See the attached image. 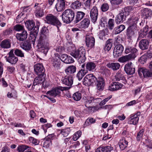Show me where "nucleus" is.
I'll list each match as a JSON object with an SVG mask.
<instances>
[{
  "label": "nucleus",
  "mask_w": 152,
  "mask_h": 152,
  "mask_svg": "<svg viewBox=\"0 0 152 152\" xmlns=\"http://www.w3.org/2000/svg\"><path fill=\"white\" fill-rule=\"evenodd\" d=\"M138 18L135 16H133L129 18L128 20V22L130 24V26H135L136 27V24L138 21Z\"/></svg>",
  "instance_id": "obj_37"
},
{
  "label": "nucleus",
  "mask_w": 152,
  "mask_h": 152,
  "mask_svg": "<svg viewBox=\"0 0 152 152\" xmlns=\"http://www.w3.org/2000/svg\"><path fill=\"white\" fill-rule=\"evenodd\" d=\"M83 83L86 86H92L89 74L86 75L83 79Z\"/></svg>",
  "instance_id": "obj_42"
},
{
  "label": "nucleus",
  "mask_w": 152,
  "mask_h": 152,
  "mask_svg": "<svg viewBox=\"0 0 152 152\" xmlns=\"http://www.w3.org/2000/svg\"><path fill=\"white\" fill-rule=\"evenodd\" d=\"M106 66L108 68L115 71L119 69L120 65L118 62H109Z\"/></svg>",
  "instance_id": "obj_30"
},
{
  "label": "nucleus",
  "mask_w": 152,
  "mask_h": 152,
  "mask_svg": "<svg viewBox=\"0 0 152 152\" xmlns=\"http://www.w3.org/2000/svg\"><path fill=\"white\" fill-rule=\"evenodd\" d=\"M90 23L89 19L88 18H85L79 24V28H85L88 27Z\"/></svg>",
  "instance_id": "obj_29"
},
{
  "label": "nucleus",
  "mask_w": 152,
  "mask_h": 152,
  "mask_svg": "<svg viewBox=\"0 0 152 152\" xmlns=\"http://www.w3.org/2000/svg\"><path fill=\"white\" fill-rule=\"evenodd\" d=\"M72 5L74 8L77 9L80 8L82 5V3L80 0H77L72 3Z\"/></svg>",
  "instance_id": "obj_49"
},
{
  "label": "nucleus",
  "mask_w": 152,
  "mask_h": 152,
  "mask_svg": "<svg viewBox=\"0 0 152 152\" xmlns=\"http://www.w3.org/2000/svg\"><path fill=\"white\" fill-rule=\"evenodd\" d=\"M111 4L113 5H117L120 4L122 0H110Z\"/></svg>",
  "instance_id": "obj_62"
},
{
  "label": "nucleus",
  "mask_w": 152,
  "mask_h": 152,
  "mask_svg": "<svg viewBox=\"0 0 152 152\" xmlns=\"http://www.w3.org/2000/svg\"><path fill=\"white\" fill-rule=\"evenodd\" d=\"M134 55L128 54L123 56L119 58L118 60V61L121 63H125L134 59Z\"/></svg>",
  "instance_id": "obj_21"
},
{
  "label": "nucleus",
  "mask_w": 152,
  "mask_h": 152,
  "mask_svg": "<svg viewBox=\"0 0 152 152\" xmlns=\"http://www.w3.org/2000/svg\"><path fill=\"white\" fill-rule=\"evenodd\" d=\"M76 71V67L73 65L68 66L65 70V72L68 75H72V74L75 73Z\"/></svg>",
  "instance_id": "obj_36"
},
{
  "label": "nucleus",
  "mask_w": 152,
  "mask_h": 152,
  "mask_svg": "<svg viewBox=\"0 0 152 152\" xmlns=\"http://www.w3.org/2000/svg\"><path fill=\"white\" fill-rule=\"evenodd\" d=\"M14 51L13 49L11 50L8 54V56L5 57L7 61L11 64H15L18 60V58L14 54Z\"/></svg>",
  "instance_id": "obj_10"
},
{
  "label": "nucleus",
  "mask_w": 152,
  "mask_h": 152,
  "mask_svg": "<svg viewBox=\"0 0 152 152\" xmlns=\"http://www.w3.org/2000/svg\"><path fill=\"white\" fill-rule=\"evenodd\" d=\"M87 71L84 69H81L77 74L76 77L79 80H81L83 77L87 73Z\"/></svg>",
  "instance_id": "obj_38"
},
{
  "label": "nucleus",
  "mask_w": 152,
  "mask_h": 152,
  "mask_svg": "<svg viewBox=\"0 0 152 152\" xmlns=\"http://www.w3.org/2000/svg\"><path fill=\"white\" fill-rule=\"evenodd\" d=\"M144 132V130L142 129L141 130L140 132L137 133L136 138L137 141H140L142 139Z\"/></svg>",
  "instance_id": "obj_53"
},
{
  "label": "nucleus",
  "mask_w": 152,
  "mask_h": 152,
  "mask_svg": "<svg viewBox=\"0 0 152 152\" xmlns=\"http://www.w3.org/2000/svg\"><path fill=\"white\" fill-rule=\"evenodd\" d=\"M70 54L77 59L79 63L84 62L86 59L85 50L83 48H80L73 50L71 52Z\"/></svg>",
  "instance_id": "obj_2"
},
{
  "label": "nucleus",
  "mask_w": 152,
  "mask_h": 152,
  "mask_svg": "<svg viewBox=\"0 0 152 152\" xmlns=\"http://www.w3.org/2000/svg\"><path fill=\"white\" fill-rule=\"evenodd\" d=\"M137 72L139 75L140 77L142 76V73L145 78H148L152 77V72L150 71L148 69L140 68L138 69Z\"/></svg>",
  "instance_id": "obj_8"
},
{
  "label": "nucleus",
  "mask_w": 152,
  "mask_h": 152,
  "mask_svg": "<svg viewBox=\"0 0 152 152\" xmlns=\"http://www.w3.org/2000/svg\"><path fill=\"white\" fill-rule=\"evenodd\" d=\"M124 25H121L115 28L113 32L115 34H118L123 31L125 28Z\"/></svg>",
  "instance_id": "obj_39"
},
{
  "label": "nucleus",
  "mask_w": 152,
  "mask_h": 152,
  "mask_svg": "<svg viewBox=\"0 0 152 152\" xmlns=\"http://www.w3.org/2000/svg\"><path fill=\"white\" fill-rule=\"evenodd\" d=\"M35 13L37 17H41L44 15L45 12L44 10L41 9L39 6H37L36 8Z\"/></svg>",
  "instance_id": "obj_34"
},
{
  "label": "nucleus",
  "mask_w": 152,
  "mask_h": 152,
  "mask_svg": "<svg viewBox=\"0 0 152 152\" xmlns=\"http://www.w3.org/2000/svg\"><path fill=\"white\" fill-rule=\"evenodd\" d=\"M35 72L38 75H44L45 69L43 64L41 63H37L34 66Z\"/></svg>",
  "instance_id": "obj_13"
},
{
  "label": "nucleus",
  "mask_w": 152,
  "mask_h": 152,
  "mask_svg": "<svg viewBox=\"0 0 152 152\" xmlns=\"http://www.w3.org/2000/svg\"><path fill=\"white\" fill-rule=\"evenodd\" d=\"M113 107V105L111 104L106 105L102 107L103 109L107 110L108 111H109Z\"/></svg>",
  "instance_id": "obj_63"
},
{
  "label": "nucleus",
  "mask_w": 152,
  "mask_h": 152,
  "mask_svg": "<svg viewBox=\"0 0 152 152\" xmlns=\"http://www.w3.org/2000/svg\"><path fill=\"white\" fill-rule=\"evenodd\" d=\"M28 146L26 145H22L19 146L18 148V150L19 152H23L24 151L27 149Z\"/></svg>",
  "instance_id": "obj_58"
},
{
  "label": "nucleus",
  "mask_w": 152,
  "mask_h": 152,
  "mask_svg": "<svg viewBox=\"0 0 152 152\" xmlns=\"http://www.w3.org/2000/svg\"><path fill=\"white\" fill-rule=\"evenodd\" d=\"M28 140L31 143L35 145H38L39 142L38 140L32 137H30L28 138Z\"/></svg>",
  "instance_id": "obj_54"
},
{
  "label": "nucleus",
  "mask_w": 152,
  "mask_h": 152,
  "mask_svg": "<svg viewBox=\"0 0 152 152\" xmlns=\"http://www.w3.org/2000/svg\"><path fill=\"white\" fill-rule=\"evenodd\" d=\"M126 14L125 11L118 14L115 18V22L116 23H120L124 21L126 18Z\"/></svg>",
  "instance_id": "obj_17"
},
{
  "label": "nucleus",
  "mask_w": 152,
  "mask_h": 152,
  "mask_svg": "<svg viewBox=\"0 0 152 152\" xmlns=\"http://www.w3.org/2000/svg\"><path fill=\"white\" fill-rule=\"evenodd\" d=\"M66 5L57 2L56 5V8L57 11L60 12L65 8Z\"/></svg>",
  "instance_id": "obj_40"
},
{
  "label": "nucleus",
  "mask_w": 152,
  "mask_h": 152,
  "mask_svg": "<svg viewBox=\"0 0 152 152\" xmlns=\"http://www.w3.org/2000/svg\"><path fill=\"white\" fill-rule=\"evenodd\" d=\"M14 53L17 56L21 57H24V53L20 50L16 49L15 50Z\"/></svg>",
  "instance_id": "obj_48"
},
{
  "label": "nucleus",
  "mask_w": 152,
  "mask_h": 152,
  "mask_svg": "<svg viewBox=\"0 0 152 152\" xmlns=\"http://www.w3.org/2000/svg\"><path fill=\"white\" fill-rule=\"evenodd\" d=\"M109 7V5L108 4L104 3L101 5V9L102 11L105 12L108 10Z\"/></svg>",
  "instance_id": "obj_51"
},
{
  "label": "nucleus",
  "mask_w": 152,
  "mask_h": 152,
  "mask_svg": "<svg viewBox=\"0 0 152 152\" xmlns=\"http://www.w3.org/2000/svg\"><path fill=\"white\" fill-rule=\"evenodd\" d=\"M82 97L81 94L80 93L77 92L73 94L72 98L76 101L80 100Z\"/></svg>",
  "instance_id": "obj_44"
},
{
  "label": "nucleus",
  "mask_w": 152,
  "mask_h": 152,
  "mask_svg": "<svg viewBox=\"0 0 152 152\" xmlns=\"http://www.w3.org/2000/svg\"><path fill=\"white\" fill-rule=\"evenodd\" d=\"M95 84L96 88L99 91H103L105 85L104 79L102 77H99L97 78Z\"/></svg>",
  "instance_id": "obj_7"
},
{
  "label": "nucleus",
  "mask_w": 152,
  "mask_h": 152,
  "mask_svg": "<svg viewBox=\"0 0 152 152\" xmlns=\"http://www.w3.org/2000/svg\"><path fill=\"white\" fill-rule=\"evenodd\" d=\"M63 21L66 23H69L75 18V14L72 9H68L63 12L61 15Z\"/></svg>",
  "instance_id": "obj_3"
},
{
  "label": "nucleus",
  "mask_w": 152,
  "mask_h": 152,
  "mask_svg": "<svg viewBox=\"0 0 152 152\" xmlns=\"http://www.w3.org/2000/svg\"><path fill=\"white\" fill-rule=\"evenodd\" d=\"M54 49L57 52L59 53H63L64 50V47L61 46H58L55 47Z\"/></svg>",
  "instance_id": "obj_56"
},
{
  "label": "nucleus",
  "mask_w": 152,
  "mask_h": 152,
  "mask_svg": "<svg viewBox=\"0 0 152 152\" xmlns=\"http://www.w3.org/2000/svg\"><path fill=\"white\" fill-rule=\"evenodd\" d=\"M17 92L14 89H12L11 92H9L7 94V96L8 98L16 97L17 96Z\"/></svg>",
  "instance_id": "obj_46"
},
{
  "label": "nucleus",
  "mask_w": 152,
  "mask_h": 152,
  "mask_svg": "<svg viewBox=\"0 0 152 152\" xmlns=\"http://www.w3.org/2000/svg\"><path fill=\"white\" fill-rule=\"evenodd\" d=\"M41 33L37 41L38 46L41 48V52L46 55L50 48L48 30L46 27L43 26L41 30Z\"/></svg>",
  "instance_id": "obj_1"
},
{
  "label": "nucleus",
  "mask_w": 152,
  "mask_h": 152,
  "mask_svg": "<svg viewBox=\"0 0 152 152\" xmlns=\"http://www.w3.org/2000/svg\"><path fill=\"white\" fill-rule=\"evenodd\" d=\"M0 47L4 49L10 48L11 47V40L9 39H4L0 43Z\"/></svg>",
  "instance_id": "obj_24"
},
{
  "label": "nucleus",
  "mask_w": 152,
  "mask_h": 152,
  "mask_svg": "<svg viewBox=\"0 0 152 152\" xmlns=\"http://www.w3.org/2000/svg\"><path fill=\"white\" fill-rule=\"evenodd\" d=\"M85 42L86 46L89 49L94 47L95 39L94 37L89 35H87L85 38Z\"/></svg>",
  "instance_id": "obj_11"
},
{
  "label": "nucleus",
  "mask_w": 152,
  "mask_h": 152,
  "mask_svg": "<svg viewBox=\"0 0 152 152\" xmlns=\"http://www.w3.org/2000/svg\"><path fill=\"white\" fill-rule=\"evenodd\" d=\"M140 113L137 112L135 114L131 115L128 119V122L130 124L136 125L138 123L139 119V117Z\"/></svg>",
  "instance_id": "obj_14"
},
{
  "label": "nucleus",
  "mask_w": 152,
  "mask_h": 152,
  "mask_svg": "<svg viewBox=\"0 0 152 152\" xmlns=\"http://www.w3.org/2000/svg\"><path fill=\"white\" fill-rule=\"evenodd\" d=\"M108 34V31L107 29H104L101 31L99 33V36L100 39H103V37Z\"/></svg>",
  "instance_id": "obj_45"
},
{
  "label": "nucleus",
  "mask_w": 152,
  "mask_h": 152,
  "mask_svg": "<svg viewBox=\"0 0 152 152\" xmlns=\"http://www.w3.org/2000/svg\"><path fill=\"white\" fill-rule=\"evenodd\" d=\"M28 37V33L26 31L23 30L20 33H18L16 34L17 39L19 41H24Z\"/></svg>",
  "instance_id": "obj_23"
},
{
  "label": "nucleus",
  "mask_w": 152,
  "mask_h": 152,
  "mask_svg": "<svg viewBox=\"0 0 152 152\" xmlns=\"http://www.w3.org/2000/svg\"><path fill=\"white\" fill-rule=\"evenodd\" d=\"M145 147L149 148H152V145L151 141L148 140H145V141L143 143Z\"/></svg>",
  "instance_id": "obj_57"
},
{
  "label": "nucleus",
  "mask_w": 152,
  "mask_h": 152,
  "mask_svg": "<svg viewBox=\"0 0 152 152\" xmlns=\"http://www.w3.org/2000/svg\"><path fill=\"white\" fill-rule=\"evenodd\" d=\"M71 130L69 127L60 130V134H61L63 137L67 136L70 132Z\"/></svg>",
  "instance_id": "obj_41"
},
{
  "label": "nucleus",
  "mask_w": 152,
  "mask_h": 152,
  "mask_svg": "<svg viewBox=\"0 0 152 152\" xmlns=\"http://www.w3.org/2000/svg\"><path fill=\"white\" fill-rule=\"evenodd\" d=\"M85 13L82 11H78L76 12L75 18L73 21L74 23H77L81 20L84 17Z\"/></svg>",
  "instance_id": "obj_25"
},
{
  "label": "nucleus",
  "mask_w": 152,
  "mask_h": 152,
  "mask_svg": "<svg viewBox=\"0 0 152 152\" xmlns=\"http://www.w3.org/2000/svg\"><path fill=\"white\" fill-rule=\"evenodd\" d=\"M141 14L144 18H149L152 17V11L148 8H145L142 10Z\"/></svg>",
  "instance_id": "obj_27"
},
{
  "label": "nucleus",
  "mask_w": 152,
  "mask_h": 152,
  "mask_svg": "<svg viewBox=\"0 0 152 152\" xmlns=\"http://www.w3.org/2000/svg\"><path fill=\"white\" fill-rule=\"evenodd\" d=\"M73 78L72 75H66L61 79L62 83L68 86H71L73 83Z\"/></svg>",
  "instance_id": "obj_19"
},
{
  "label": "nucleus",
  "mask_w": 152,
  "mask_h": 152,
  "mask_svg": "<svg viewBox=\"0 0 152 152\" xmlns=\"http://www.w3.org/2000/svg\"><path fill=\"white\" fill-rule=\"evenodd\" d=\"M43 75H38V77L34 79L32 87H33V86H35L43 82L44 77H43Z\"/></svg>",
  "instance_id": "obj_33"
},
{
  "label": "nucleus",
  "mask_w": 152,
  "mask_h": 152,
  "mask_svg": "<svg viewBox=\"0 0 152 152\" xmlns=\"http://www.w3.org/2000/svg\"><path fill=\"white\" fill-rule=\"evenodd\" d=\"M113 149V147L111 146H107L98 148L95 152H111Z\"/></svg>",
  "instance_id": "obj_28"
},
{
  "label": "nucleus",
  "mask_w": 152,
  "mask_h": 152,
  "mask_svg": "<svg viewBox=\"0 0 152 152\" xmlns=\"http://www.w3.org/2000/svg\"><path fill=\"white\" fill-rule=\"evenodd\" d=\"M124 50L123 46L119 44L116 45L114 48L113 52V56L114 58H117L121 55Z\"/></svg>",
  "instance_id": "obj_15"
},
{
  "label": "nucleus",
  "mask_w": 152,
  "mask_h": 152,
  "mask_svg": "<svg viewBox=\"0 0 152 152\" xmlns=\"http://www.w3.org/2000/svg\"><path fill=\"white\" fill-rule=\"evenodd\" d=\"M14 28L15 30L17 31L25 30L23 26L20 24H17L14 26Z\"/></svg>",
  "instance_id": "obj_50"
},
{
  "label": "nucleus",
  "mask_w": 152,
  "mask_h": 152,
  "mask_svg": "<svg viewBox=\"0 0 152 152\" xmlns=\"http://www.w3.org/2000/svg\"><path fill=\"white\" fill-rule=\"evenodd\" d=\"M96 65L93 62H88L87 63L86 65V70L90 71H94L95 70Z\"/></svg>",
  "instance_id": "obj_32"
},
{
  "label": "nucleus",
  "mask_w": 152,
  "mask_h": 152,
  "mask_svg": "<svg viewBox=\"0 0 152 152\" xmlns=\"http://www.w3.org/2000/svg\"><path fill=\"white\" fill-rule=\"evenodd\" d=\"M55 57L52 60V65L54 68L56 69H59L61 67V62L60 56L58 54H55Z\"/></svg>",
  "instance_id": "obj_9"
},
{
  "label": "nucleus",
  "mask_w": 152,
  "mask_h": 152,
  "mask_svg": "<svg viewBox=\"0 0 152 152\" xmlns=\"http://www.w3.org/2000/svg\"><path fill=\"white\" fill-rule=\"evenodd\" d=\"M124 70L128 75H133L135 72V67L132 62L126 64L124 66Z\"/></svg>",
  "instance_id": "obj_12"
},
{
  "label": "nucleus",
  "mask_w": 152,
  "mask_h": 152,
  "mask_svg": "<svg viewBox=\"0 0 152 152\" xmlns=\"http://www.w3.org/2000/svg\"><path fill=\"white\" fill-rule=\"evenodd\" d=\"M112 98V96L110 95L107 97L102 100L99 104L100 106H103L107 102Z\"/></svg>",
  "instance_id": "obj_60"
},
{
  "label": "nucleus",
  "mask_w": 152,
  "mask_h": 152,
  "mask_svg": "<svg viewBox=\"0 0 152 152\" xmlns=\"http://www.w3.org/2000/svg\"><path fill=\"white\" fill-rule=\"evenodd\" d=\"M20 45L21 48L25 50H29L31 48V43L27 41H25Z\"/></svg>",
  "instance_id": "obj_35"
},
{
  "label": "nucleus",
  "mask_w": 152,
  "mask_h": 152,
  "mask_svg": "<svg viewBox=\"0 0 152 152\" xmlns=\"http://www.w3.org/2000/svg\"><path fill=\"white\" fill-rule=\"evenodd\" d=\"M136 30L135 26H130L127 30L126 34L128 39H130L134 36Z\"/></svg>",
  "instance_id": "obj_26"
},
{
  "label": "nucleus",
  "mask_w": 152,
  "mask_h": 152,
  "mask_svg": "<svg viewBox=\"0 0 152 152\" xmlns=\"http://www.w3.org/2000/svg\"><path fill=\"white\" fill-rule=\"evenodd\" d=\"M113 40L112 39H109L106 42V45L104 47L105 50L109 51L110 50L112 46Z\"/></svg>",
  "instance_id": "obj_43"
},
{
  "label": "nucleus",
  "mask_w": 152,
  "mask_h": 152,
  "mask_svg": "<svg viewBox=\"0 0 152 152\" xmlns=\"http://www.w3.org/2000/svg\"><path fill=\"white\" fill-rule=\"evenodd\" d=\"M82 132L81 131L79 130L74 134L73 138L74 141L77 140L81 135Z\"/></svg>",
  "instance_id": "obj_52"
},
{
  "label": "nucleus",
  "mask_w": 152,
  "mask_h": 152,
  "mask_svg": "<svg viewBox=\"0 0 152 152\" xmlns=\"http://www.w3.org/2000/svg\"><path fill=\"white\" fill-rule=\"evenodd\" d=\"M26 26L28 30H32V31L37 34L38 32L39 27L38 25L34 27L35 23L32 20L26 21L25 23Z\"/></svg>",
  "instance_id": "obj_6"
},
{
  "label": "nucleus",
  "mask_w": 152,
  "mask_h": 152,
  "mask_svg": "<svg viewBox=\"0 0 152 152\" xmlns=\"http://www.w3.org/2000/svg\"><path fill=\"white\" fill-rule=\"evenodd\" d=\"M68 89V87L59 86L55 88L50 91H48L47 94H49L51 96L56 97V96H60L61 91L66 90Z\"/></svg>",
  "instance_id": "obj_5"
},
{
  "label": "nucleus",
  "mask_w": 152,
  "mask_h": 152,
  "mask_svg": "<svg viewBox=\"0 0 152 152\" xmlns=\"http://www.w3.org/2000/svg\"><path fill=\"white\" fill-rule=\"evenodd\" d=\"M45 23L52 26H60L61 25L60 22L56 16L51 14H47L44 18Z\"/></svg>",
  "instance_id": "obj_4"
},
{
  "label": "nucleus",
  "mask_w": 152,
  "mask_h": 152,
  "mask_svg": "<svg viewBox=\"0 0 152 152\" xmlns=\"http://www.w3.org/2000/svg\"><path fill=\"white\" fill-rule=\"evenodd\" d=\"M108 25L109 29L111 30L113 29L114 28V20L112 19H110L108 22Z\"/></svg>",
  "instance_id": "obj_61"
},
{
  "label": "nucleus",
  "mask_w": 152,
  "mask_h": 152,
  "mask_svg": "<svg viewBox=\"0 0 152 152\" xmlns=\"http://www.w3.org/2000/svg\"><path fill=\"white\" fill-rule=\"evenodd\" d=\"M115 79L117 81H119L121 80H123L124 78V76L119 70L117 72L115 75Z\"/></svg>",
  "instance_id": "obj_47"
},
{
  "label": "nucleus",
  "mask_w": 152,
  "mask_h": 152,
  "mask_svg": "<svg viewBox=\"0 0 152 152\" xmlns=\"http://www.w3.org/2000/svg\"><path fill=\"white\" fill-rule=\"evenodd\" d=\"M128 144V141H126V139L124 138H122L118 142V145L120 148L122 150L125 149L127 147Z\"/></svg>",
  "instance_id": "obj_31"
},
{
  "label": "nucleus",
  "mask_w": 152,
  "mask_h": 152,
  "mask_svg": "<svg viewBox=\"0 0 152 152\" xmlns=\"http://www.w3.org/2000/svg\"><path fill=\"white\" fill-rule=\"evenodd\" d=\"M61 60L66 64H70L74 62L73 59L66 54H63L60 57Z\"/></svg>",
  "instance_id": "obj_20"
},
{
  "label": "nucleus",
  "mask_w": 152,
  "mask_h": 152,
  "mask_svg": "<svg viewBox=\"0 0 152 152\" xmlns=\"http://www.w3.org/2000/svg\"><path fill=\"white\" fill-rule=\"evenodd\" d=\"M123 84L118 82L112 83L109 86L108 90L111 91H115L120 89L122 87Z\"/></svg>",
  "instance_id": "obj_18"
},
{
  "label": "nucleus",
  "mask_w": 152,
  "mask_h": 152,
  "mask_svg": "<svg viewBox=\"0 0 152 152\" xmlns=\"http://www.w3.org/2000/svg\"><path fill=\"white\" fill-rule=\"evenodd\" d=\"M98 16V11L97 8L94 6L90 11V17L91 21L94 23L96 21Z\"/></svg>",
  "instance_id": "obj_16"
},
{
  "label": "nucleus",
  "mask_w": 152,
  "mask_h": 152,
  "mask_svg": "<svg viewBox=\"0 0 152 152\" xmlns=\"http://www.w3.org/2000/svg\"><path fill=\"white\" fill-rule=\"evenodd\" d=\"M149 44V41L147 39H142L139 42V46L140 48L145 50L148 49Z\"/></svg>",
  "instance_id": "obj_22"
},
{
  "label": "nucleus",
  "mask_w": 152,
  "mask_h": 152,
  "mask_svg": "<svg viewBox=\"0 0 152 152\" xmlns=\"http://www.w3.org/2000/svg\"><path fill=\"white\" fill-rule=\"evenodd\" d=\"M89 75L90 78V82L91 85H92L96 82L97 78L92 74H89Z\"/></svg>",
  "instance_id": "obj_55"
},
{
  "label": "nucleus",
  "mask_w": 152,
  "mask_h": 152,
  "mask_svg": "<svg viewBox=\"0 0 152 152\" xmlns=\"http://www.w3.org/2000/svg\"><path fill=\"white\" fill-rule=\"evenodd\" d=\"M12 33V30L10 29H6L3 32V34L5 35H9Z\"/></svg>",
  "instance_id": "obj_64"
},
{
  "label": "nucleus",
  "mask_w": 152,
  "mask_h": 152,
  "mask_svg": "<svg viewBox=\"0 0 152 152\" xmlns=\"http://www.w3.org/2000/svg\"><path fill=\"white\" fill-rule=\"evenodd\" d=\"M94 99L93 98H90L89 99L87 100L85 102V105L86 107L89 108L91 107L89 104H91L93 101H94Z\"/></svg>",
  "instance_id": "obj_59"
}]
</instances>
